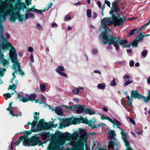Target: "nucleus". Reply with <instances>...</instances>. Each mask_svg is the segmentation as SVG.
I'll use <instances>...</instances> for the list:
<instances>
[{
	"instance_id": "obj_51",
	"label": "nucleus",
	"mask_w": 150,
	"mask_h": 150,
	"mask_svg": "<svg viewBox=\"0 0 150 150\" xmlns=\"http://www.w3.org/2000/svg\"><path fill=\"white\" fill-rule=\"evenodd\" d=\"M105 3L109 7H110V3L109 1L107 0H105Z\"/></svg>"
},
{
	"instance_id": "obj_8",
	"label": "nucleus",
	"mask_w": 150,
	"mask_h": 150,
	"mask_svg": "<svg viewBox=\"0 0 150 150\" xmlns=\"http://www.w3.org/2000/svg\"><path fill=\"white\" fill-rule=\"evenodd\" d=\"M63 107L66 108L69 110H74V109H76V112L78 113H81L85 112L86 107L85 105H75L70 107L67 106H64Z\"/></svg>"
},
{
	"instance_id": "obj_41",
	"label": "nucleus",
	"mask_w": 150,
	"mask_h": 150,
	"mask_svg": "<svg viewBox=\"0 0 150 150\" xmlns=\"http://www.w3.org/2000/svg\"><path fill=\"white\" fill-rule=\"evenodd\" d=\"M98 53V50L96 49H93L92 50L91 53L93 55H96Z\"/></svg>"
},
{
	"instance_id": "obj_13",
	"label": "nucleus",
	"mask_w": 150,
	"mask_h": 150,
	"mask_svg": "<svg viewBox=\"0 0 150 150\" xmlns=\"http://www.w3.org/2000/svg\"><path fill=\"white\" fill-rule=\"evenodd\" d=\"M55 70L60 75L65 77H67V74L62 72L64 71L65 70V69L63 66H59L57 68L55 69Z\"/></svg>"
},
{
	"instance_id": "obj_34",
	"label": "nucleus",
	"mask_w": 150,
	"mask_h": 150,
	"mask_svg": "<svg viewBox=\"0 0 150 150\" xmlns=\"http://www.w3.org/2000/svg\"><path fill=\"white\" fill-rule=\"evenodd\" d=\"M86 15L87 17L88 18H90L91 17V9H88L86 11Z\"/></svg>"
},
{
	"instance_id": "obj_58",
	"label": "nucleus",
	"mask_w": 150,
	"mask_h": 150,
	"mask_svg": "<svg viewBox=\"0 0 150 150\" xmlns=\"http://www.w3.org/2000/svg\"><path fill=\"white\" fill-rule=\"evenodd\" d=\"M30 59L32 62H34V57L31 54L30 56Z\"/></svg>"
},
{
	"instance_id": "obj_49",
	"label": "nucleus",
	"mask_w": 150,
	"mask_h": 150,
	"mask_svg": "<svg viewBox=\"0 0 150 150\" xmlns=\"http://www.w3.org/2000/svg\"><path fill=\"white\" fill-rule=\"evenodd\" d=\"M33 48L32 47H30L28 48V51L30 52H32L33 51Z\"/></svg>"
},
{
	"instance_id": "obj_54",
	"label": "nucleus",
	"mask_w": 150,
	"mask_h": 150,
	"mask_svg": "<svg viewBox=\"0 0 150 150\" xmlns=\"http://www.w3.org/2000/svg\"><path fill=\"white\" fill-rule=\"evenodd\" d=\"M53 3L51 2H50L49 4L48 5V6L47 8L46 9V10H48L49 8H50L51 6L52 5Z\"/></svg>"
},
{
	"instance_id": "obj_63",
	"label": "nucleus",
	"mask_w": 150,
	"mask_h": 150,
	"mask_svg": "<svg viewBox=\"0 0 150 150\" xmlns=\"http://www.w3.org/2000/svg\"><path fill=\"white\" fill-rule=\"evenodd\" d=\"M127 52L128 53H130L132 52V50L131 49H129L127 50Z\"/></svg>"
},
{
	"instance_id": "obj_64",
	"label": "nucleus",
	"mask_w": 150,
	"mask_h": 150,
	"mask_svg": "<svg viewBox=\"0 0 150 150\" xmlns=\"http://www.w3.org/2000/svg\"><path fill=\"white\" fill-rule=\"evenodd\" d=\"M147 83L148 84H150V76H149L148 78Z\"/></svg>"
},
{
	"instance_id": "obj_39",
	"label": "nucleus",
	"mask_w": 150,
	"mask_h": 150,
	"mask_svg": "<svg viewBox=\"0 0 150 150\" xmlns=\"http://www.w3.org/2000/svg\"><path fill=\"white\" fill-rule=\"evenodd\" d=\"M40 88L42 91H44L46 88L44 84H42L40 85Z\"/></svg>"
},
{
	"instance_id": "obj_1",
	"label": "nucleus",
	"mask_w": 150,
	"mask_h": 150,
	"mask_svg": "<svg viewBox=\"0 0 150 150\" xmlns=\"http://www.w3.org/2000/svg\"><path fill=\"white\" fill-rule=\"evenodd\" d=\"M6 16H10L9 20L10 22H14L17 18L21 23L25 20L24 16L20 13H0V42L1 46L3 49H8L9 51L10 57L11 59L12 65V68L15 70L13 72L12 75L14 78H16L15 73L17 74L18 71V74L21 75L24 74V72L21 68L20 64L18 61L16 50L12 45L6 39L4 35V29L3 26V23L6 20Z\"/></svg>"
},
{
	"instance_id": "obj_4",
	"label": "nucleus",
	"mask_w": 150,
	"mask_h": 150,
	"mask_svg": "<svg viewBox=\"0 0 150 150\" xmlns=\"http://www.w3.org/2000/svg\"><path fill=\"white\" fill-rule=\"evenodd\" d=\"M99 38L100 40L101 43L105 44L108 43L109 45L112 44L116 51H118L120 49L118 43L120 45H123L127 42V40H120L118 37H109L105 32L102 33L99 35Z\"/></svg>"
},
{
	"instance_id": "obj_14",
	"label": "nucleus",
	"mask_w": 150,
	"mask_h": 150,
	"mask_svg": "<svg viewBox=\"0 0 150 150\" xmlns=\"http://www.w3.org/2000/svg\"><path fill=\"white\" fill-rule=\"evenodd\" d=\"M131 97L132 98H138L139 99H141V94L138 92L137 90H132L131 92Z\"/></svg>"
},
{
	"instance_id": "obj_45",
	"label": "nucleus",
	"mask_w": 150,
	"mask_h": 150,
	"mask_svg": "<svg viewBox=\"0 0 150 150\" xmlns=\"http://www.w3.org/2000/svg\"><path fill=\"white\" fill-rule=\"evenodd\" d=\"M14 91L13 92V93H6L5 94V96H7L8 98H11V95H12L14 94Z\"/></svg>"
},
{
	"instance_id": "obj_20",
	"label": "nucleus",
	"mask_w": 150,
	"mask_h": 150,
	"mask_svg": "<svg viewBox=\"0 0 150 150\" xmlns=\"http://www.w3.org/2000/svg\"><path fill=\"white\" fill-rule=\"evenodd\" d=\"M85 113H87L90 115H92L94 114H99L98 112L90 108H86Z\"/></svg>"
},
{
	"instance_id": "obj_47",
	"label": "nucleus",
	"mask_w": 150,
	"mask_h": 150,
	"mask_svg": "<svg viewBox=\"0 0 150 150\" xmlns=\"http://www.w3.org/2000/svg\"><path fill=\"white\" fill-rule=\"evenodd\" d=\"M31 0H25V3L28 6L31 4Z\"/></svg>"
},
{
	"instance_id": "obj_57",
	"label": "nucleus",
	"mask_w": 150,
	"mask_h": 150,
	"mask_svg": "<svg viewBox=\"0 0 150 150\" xmlns=\"http://www.w3.org/2000/svg\"><path fill=\"white\" fill-rule=\"evenodd\" d=\"M97 4L98 6V7L99 8H101V2L100 1H98L97 2Z\"/></svg>"
},
{
	"instance_id": "obj_50",
	"label": "nucleus",
	"mask_w": 150,
	"mask_h": 150,
	"mask_svg": "<svg viewBox=\"0 0 150 150\" xmlns=\"http://www.w3.org/2000/svg\"><path fill=\"white\" fill-rule=\"evenodd\" d=\"M74 5L76 6H77L78 5L80 6L81 4V3L80 1H78L75 3L74 4Z\"/></svg>"
},
{
	"instance_id": "obj_42",
	"label": "nucleus",
	"mask_w": 150,
	"mask_h": 150,
	"mask_svg": "<svg viewBox=\"0 0 150 150\" xmlns=\"http://www.w3.org/2000/svg\"><path fill=\"white\" fill-rule=\"evenodd\" d=\"M128 118H129V123H131L133 125H135V122L134 121L133 119H132L131 117H129Z\"/></svg>"
},
{
	"instance_id": "obj_53",
	"label": "nucleus",
	"mask_w": 150,
	"mask_h": 150,
	"mask_svg": "<svg viewBox=\"0 0 150 150\" xmlns=\"http://www.w3.org/2000/svg\"><path fill=\"white\" fill-rule=\"evenodd\" d=\"M36 9L34 8H30L28 11L29 12V11H31L32 12H35V10Z\"/></svg>"
},
{
	"instance_id": "obj_40",
	"label": "nucleus",
	"mask_w": 150,
	"mask_h": 150,
	"mask_svg": "<svg viewBox=\"0 0 150 150\" xmlns=\"http://www.w3.org/2000/svg\"><path fill=\"white\" fill-rule=\"evenodd\" d=\"M35 12H36V13L39 14H42V12H44L46 10H44L42 11L41 10H39L37 9H35Z\"/></svg>"
},
{
	"instance_id": "obj_60",
	"label": "nucleus",
	"mask_w": 150,
	"mask_h": 150,
	"mask_svg": "<svg viewBox=\"0 0 150 150\" xmlns=\"http://www.w3.org/2000/svg\"><path fill=\"white\" fill-rule=\"evenodd\" d=\"M94 73H98L99 74H101V72L100 71V70H95L94 71Z\"/></svg>"
},
{
	"instance_id": "obj_56",
	"label": "nucleus",
	"mask_w": 150,
	"mask_h": 150,
	"mask_svg": "<svg viewBox=\"0 0 150 150\" xmlns=\"http://www.w3.org/2000/svg\"><path fill=\"white\" fill-rule=\"evenodd\" d=\"M5 35L7 39H8L10 37V35L9 34L7 33H5Z\"/></svg>"
},
{
	"instance_id": "obj_2",
	"label": "nucleus",
	"mask_w": 150,
	"mask_h": 150,
	"mask_svg": "<svg viewBox=\"0 0 150 150\" xmlns=\"http://www.w3.org/2000/svg\"><path fill=\"white\" fill-rule=\"evenodd\" d=\"M55 134L59 137L51 140L47 148L48 150H59L60 147L64 144L75 145L77 147L84 146L88 137L86 131L80 128L71 134L68 132L62 133L58 131H56Z\"/></svg>"
},
{
	"instance_id": "obj_30",
	"label": "nucleus",
	"mask_w": 150,
	"mask_h": 150,
	"mask_svg": "<svg viewBox=\"0 0 150 150\" xmlns=\"http://www.w3.org/2000/svg\"><path fill=\"white\" fill-rule=\"evenodd\" d=\"M125 94L126 96L128 98L129 100V103L130 105H129L130 106H132V98L131 97H130L128 95V93L127 92H125Z\"/></svg>"
},
{
	"instance_id": "obj_16",
	"label": "nucleus",
	"mask_w": 150,
	"mask_h": 150,
	"mask_svg": "<svg viewBox=\"0 0 150 150\" xmlns=\"http://www.w3.org/2000/svg\"><path fill=\"white\" fill-rule=\"evenodd\" d=\"M13 104V102H11L9 104L8 107L7 108L6 110L9 111L10 114L12 115L13 116H15L17 117L18 115V114L15 115L13 111L14 110V108L12 107V104Z\"/></svg>"
},
{
	"instance_id": "obj_28",
	"label": "nucleus",
	"mask_w": 150,
	"mask_h": 150,
	"mask_svg": "<svg viewBox=\"0 0 150 150\" xmlns=\"http://www.w3.org/2000/svg\"><path fill=\"white\" fill-rule=\"evenodd\" d=\"M114 144L115 145H117V143H115V142H113L112 141L110 142L109 143V144L108 146V147L109 148H110L111 149H114L115 148L114 147Z\"/></svg>"
},
{
	"instance_id": "obj_27",
	"label": "nucleus",
	"mask_w": 150,
	"mask_h": 150,
	"mask_svg": "<svg viewBox=\"0 0 150 150\" xmlns=\"http://www.w3.org/2000/svg\"><path fill=\"white\" fill-rule=\"evenodd\" d=\"M100 115L101 116V119L103 120H108L110 122L111 120V118L109 117L108 116L104 115H101L100 114Z\"/></svg>"
},
{
	"instance_id": "obj_9",
	"label": "nucleus",
	"mask_w": 150,
	"mask_h": 150,
	"mask_svg": "<svg viewBox=\"0 0 150 150\" xmlns=\"http://www.w3.org/2000/svg\"><path fill=\"white\" fill-rule=\"evenodd\" d=\"M82 118H78L77 117H74L71 119H65L63 120L64 122L67 123V125L69 126L70 125L71 122L74 124H79L82 121Z\"/></svg>"
},
{
	"instance_id": "obj_52",
	"label": "nucleus",
	"mask_w": 150,
	"mask_h": 150,
	"mask_svg": "<svg viewBox=\"0 0 150 150\" xmlns=\"http://www.w3.org/2000/svg\"><path fill=\"white\" fill-rule=\"evenodd\" d=\"M51 26L52 28L57 27L58 25L55 23H53L51 24Z\"/></svg>"
},
{
	"instance_id": "obj_37",
	"label": "nucleus",
	"mask_w": 150,
	"mask_h": 150,
	"mask_svg": "<svg viewBox=\"0 0 150 150\" xmlns=\"http://www.w3.org/2000/svg\"><path fill=\"white\" fill-rule=\"evenodd\" d=\"M150 23V20H149L148 21V22L145 24L144 26L141 27V31L143 30H144L146 28V26L148 25Z\"/></svg>"
},
{
	"instance_id": "obj_35",
	"label": "nucleus",
	"mask_w": 150,
	"mask_h": 150,
	"mask_svg": "<svg viewBox=\"0 0 150 150\" xmlns=\"http://www.w3.org/2000/svg\"><path fill=\"white\" fill-rule=\"evenodd\" d=\"M116 136V134L114 132H111L109 135V137L111 139H114Z\"/></svg>"
},
{
	"instance_id": "obj_61",
	"label": "nucleus",
	"mask_w": 150,
	"mask_h": 150,
	"mask_svg": "<svg viewBox=\"0 0 150 150\" xmlns=\"http://www.w3.org/2000/svg\"><path fill=\"white\" fill-rule=\"evenodd\" d=\"M103 110L105 112H107L108 111V109L106 107H103Z\"/></svg>"
},
{
	"instance_id": "obj_17",
	"label": "nucleus",
	"mask_w": 150,
	"mask_h": 150,
	"mask_svg": "<svg viewBox=\"0 0 150 150\" xmlns=\"http://www.w3.org/2000/svg\"><path fill=\"white\" fill-rule=\"evenodd\" d=\"M40 138L41 137L42 140H45L47 138H49L50 137V135L49 133H44L42 132L38 134Z\"/></svg>"
},
{
	"instance_id": "obj_23",
	"label": "nucleus",
	"mask_w": 150,
	"mask_h": 150,
	"mask_svg": "<svg viewBox=\"0 0 150 150\" xmlns=\"http://www.w3.org/2000/svg\"><path fill=\"white\" fill-rule=\"evenodd\" d=\"M25 19L29 18L34 19L35 18V16L33 13L28 11L25 14Z\"/></svg>"
},
{
	"instance_id": "obj_10",
	"label": "nucleus",
	"mask_w": 150,
	"mask_h": 150,
	"mask_svg": "<svg viewBox=\"0 0 150 150\" xmlns=\"http://www.w3.org/2000/svg\"><path fill=\"white\" fill-rule=\"evenodd\" d=\"M121 134L122 136V138L125 143V145L127 149L125 150H132L130 147L129 142L127 139V134L124 131L121 132Z\"/></svg>"
},
{
	"instance_id": "obj_33",
	"label": "nucleus",
	"mask_w": 150,
	"mask_h": 150,
	"mask_svg": "<svg viewBox=\"0 0 150 150\" xmlns=\"http://www.w3.org/2000/svg\"><path fill=\"white\" fill-rule=\"evenodd\" d=\"M147 53V51L146 50H143L141 52L142 56L144 58L146 57Z\"/></svg>"
},
{
	"instance_id": "obj_19",
	"label": "nucleus",
	"mask_w": 150,
	"mask_h": 150,
	"mask_svg": "<svg viewBox=\"0 0 150 150\" xmlns=\"http://www.w3.org/2000/svg\"><path fill=\"white\" fill-rule=\"evenodd\" d=\"M112 9L109 11L110 14L111 15H112V16L114 14L113 13L114 12H118L120 11V9L118 6H115L113 4H112Z\"/></svg>"
},
{
	"instance_id": "obj_48",
	"label": "nucleus",
	"mask_w": 150,
	"mask_h": 150,
	"mask_svg": "<svg viewBox=\"0 0 150 150\" xmlns=\"http://www.w3.org/2000/svg\"><path fill=\"white\" fill-rule=\"evenodd\" d=\"M134 62L133 60H131L129 61V65L131 67H132L134 66Z\"/></svg>"
},
{
	"instance_id": "obj_12",
	"label": "nucleus",
	"mask_w": 150,
	"mask_h": 150,
	"mask_svg": "<svg viewBox=\"0 0 150 150\" xmlns=\"http://www.w3.org/2000/svg\"><path fill=\"white\" fill-rule=\"evenodd\" d=\"M113 119H111L110 122L112 124L114 127H115L117 125H121L122 123L118 120V119H120V118L117 115L115 116V117H113Z\"/></svg>"
},
{
	"instance_id": "obj_25",
	"label": "nucleus",
	"mask_w": 150,
	"mask_h": 150,
	"mask_svg": "<svg viewBox=\"0 0 150 150\" xmlns=\"http://www.w3.org/2000/svg\"><path fill=\"white\" fill-rule=\"evenodd\" d=\"M54 110L55 112L57 115H61L63 113V111L62 109L59 107H57Z\"/></svg>"
},
{
	"instance_id": "obj_31",
	"label": "nucleus",
	"mask_w": 150,
	"mask_h": 150,
	"mask_svg": "<svg viewBox=\"0 0 150 150\" xmlns=\"http://www.w3.org/2000/svg\"><path fill=\"white\" fill-rule=\"evenodd\" d=\"M97 87L99 89H104L105 88V85L103 84L102 83H99Z\"/></svg>"
},
{
	"instance_id": "obj_38",
	"label": "nucleus",
	"mask_w": 150,
	"mask_h": 150,
	"mask_svg": "<svg viewBox=\"0 0 150 150\" xmlns=\"http://www.w3.org/2000/svg\"><path fill=\"white\" fill-rule=\"evenodd\" d=\"M41 98L42 101L39 102L40 104H43L46 101V98L43 96V95H41Z\"/></svg>"
},
{
	"instance_id": "obj_46",
	"label": "nucleus",
	"mask_w": 150,
	"mask_h": 150,
	"mask_svg": "<svg viewBox=\"0 0 150 150\" xmlns=\"http://www.w3.org/2000/svg\"><path fill=\"white\" fill-rule=\"evenodd\" d=\"M71 19V18L67 14L66 16H65V18H64V21H68L69 20Z\"/></svg>"
},
{
	"instance_id": "obj_11",
	"label": "nucleus",
	"mask_w": 150,
	"mask_h": 150,
	"mask_svg": "<svg viewBox=\"0 0 150 150\" xmlns=\"http://www.w3.org/2000/svg\"><path fill=\"white\" fill-rule=\"evenodd\" d=\"M14 77L12 78L11 80V82L13 84L12 86L9 85V87L8 88V89L9 90L10 89L14 91V92H15L17 93V92L15 90L16 88V86L18 84V81L16 80H15Z\"/></svg>"
},
{
	"instance_id": "obj_6",
	"label": "nucleus",
	"mask_w": 150,
	"mask_h": 150,
	"mask_svg": "<svg viewBox=\"0 0 150 150\" xmlns=\"http://www.w3.org/2000/svg\"><path fill=\"white\" fill-rule=\"evenodd\" d=\"M24 132L26 134L24 135L25 138H24L23 142V144L24 146H35L41 143V141L39 136L38 134H35L30 138H28L27 137L28 135L31 134V132L26 131H24Z\"/></svg>"
},
{
	"instance_id": "obj_3",
	"label": "nucleus",
	"mask_w": 150,
	"mask_h": 150,
	"mask_svg": "<svg viewBox=\"0 0 150 150\" xmlns=\"http://www.w3.org/2000/svg\"><path fill=\"white\" fill-rule=\"evenodd\" d=\"M126 18L123 16H116L114 14H113L111 17L108 18H104L101 21V26H100V32H111L110 30L107 26L114 23V26H120L122 25L125 21Z\"/></svg>"
},
{
	"instance_id": "obj_24",
	"label": "nucleus",
	"mask_w": 150,
	"mask_h": 150,
	"mask_svg": "<svg viewBox=\"0 0 150 150\" xmlns=\"http://www.w3.org/2000/svg\"><path fill=\"white\" fill-rule=\"evenodd\" d=\"M139 30L138 29L134 28L133 30H132L129 33V36H130L133 35H135L137 33H139ZM140 32H139V33Z\"/></svg>"
},
{
	"instance_id": "obj_7",
	"label": "nucleus",
	"mask_w": 150,
	"mask_h": 150,
	"mask_svg": "<svg viewBox=\"0 0 150 150\" xmlns=\"http://www.w3.org/2000/svg\"><path fill=\"white\" fill-rule=\"evenodd\" d=\"M21 94H17V98L20 99V101H22L24 102H28L29 101L31 100L33 102L34 100H35V102L37 103V101L35 100V98L36 97V95L35 93H33L30 94V96L28 97V95L26 94H23V93H21Z\"/></svg>"
},
{
	"instance_id": "obj_26",
	"label": "nucleus",
	"mask_w": 150,
	"mask_h": 150,
	"mask_svg": "<svg viewBox=\"0 0 150 150\" xmlns=\"http://www.w3.org/2000/svg\"><path fill=\"white\" fill-rule=\"evenodd\" d=\"M141 98H142L144 101L146 102H147L148 101L150 100V90L149 91L148 96L146 97L143 96V95H141Z\"/></svg>"
},
{
	"instance_id": "obj_15",
	"label": "nucleus",
	"mask_w": 150,
	"mask_h": 150,
	"mask_svg": "<svg viewBox=\"0 0 150 150\" xmlns=\"http://www.w3.org/2000/svg\"><path fill=\"white\" fill-rule=\"evenodd\" d=\"M141 41V32L139 33L137 35V37L136 38L135 40H133L132 45L133 47H136L138 46V44L139 42Z\"/></svg>"
},
{
	"instance_id": "obj_22",
	"label": "nucleus",
	"mask_w": 150,
	"mask_h": 150,
	"mask_svg": "<svg viewBox=\"0 0 150 150\" xmlns=\"http://www.w3.org/2000/svg\"><path fill=\"white\" fill-rule=\"evenodd\" d=\"M96 121V120H94L93 121L92 120H91L89 122L88 124H90L91 127L92 129H95L98 127H100V126L101 124H100L98 125H94Z\"/></svg>"
},
{
	"instance_id": "obj_44",
	"label": "nucleus",
	"mask_w": 150,
	"mask_h": 150,
	"mask_svg": "<svg viewBox=\"0 0 150 150\" xmlns=\"http://www.w3.org/2000/svg\"><path fill=\"white\" fill-rule=\"evenodd\" d=\"M5 71V69L2 68L1 69H0V75L1 76H0V78L1 77H2L4 75V73L3 72V71Z\"/></svg>"
},
{
	"instance_id": "obj_62",
	"label": "nucleus",
	"mask_w": 150,
	"mask_h": 150,
	"mask_svg": "<svg viewBox=\"0 0 150 150\" xmlns=\"http://www.w3.org/2000/svg\"><path fill=\"white\" fill-rule=\"evenodd\" d=\"M120 125H117L116 126L117 128L119 129L121 131V132H122V131H124L122 130L121 129L120 127Z\"/></svg>"
},
{
	"instance_id": "obj_21",
	"label": "nucleus",
	"mask_w": 150,
	"mask_h": 150,
	"mask_svg": "<svg viewBox=\"0 0 150 150\" xmlns=\"http://www.w3.org/2000/svg\"><path fill=\"white\" fill-rule=\"evenodd\" d=\"M130 78L129 75H124V76L123 79L125 81L124 83L125 86H126L132 83V81L129 80Z\"/></svg>"
},
{
	"instance_id": "obj_59",
	"label": "nucleus",
	"mask_w": 150,
	"mask_h": 150,
	"mask_svg": "<svg viewBox=\"0 0 150 150\" xmlns=\"http://www.w3.org/2000/svg\"><path fill=\"white\" fill-rule=\"evenodd\" d=\"M149 34L148 35H143L141 33V41L143 39V38H144V37H145V36H149Z\"/></svg>"
},
{
	"instance_id": "obj_5",
	"label": "nucleus",
	"mask_w": 150,
	"mask_h": 150,
	"mask_svg": "<svg viewBox=\"0 0 150 150\" xmlns=\"http://www.w3.org/2000/svg\"><path fill=\"white\" fill-rule=\"evenodd\" d=\"M39 114L38 112H35L34 114V119L32 122L31 130L33 132L42 131V130H48L50 127V125L44 122L43 119H41L35 128V127L39 119Z\"/></svg>"
},
{
	"instance_id": "obj_32",
	"label": "nucleus",
	"mask_w": 150,
	"mask_h": 150,
	"mask_svg": "<svg viewBox=\"0 0 150 150\" xmlns=\"http://www.w3.org/2000/svg\"><path fill=\"white\" fill-rule=\"evenodd\" d=\"M110 85L111 86H115L117 85V83L115 79H112L110 83Z\"/></svg>"
},
{
	"instance_id": "obj_55",
	"label": "nucleus",
	"mask_w": 150,
	"mask_h": 150,
	"mask_svg": "<svg viewBox=\"0 0 150 150\" xmlns=\"http://www.w3.org/2000/svg\"><path fill=\"white\" fill-rule=\"evenodd\" d=\"M97 15L96 13L95 12H93V13L92 18H96L97 16Z\"/></svg>"
},
{
	"instance_id": "obj_36",
	"label": "nucleus",
	"mask_w": 150,
	"mask_h": 150,
	"mask_svg": "<svg viewBox=\"0 0 150 150\" xmlns=\"http://www.w3.org/2000/svg\"><path fill=\"white\" fill-rule=\"evenodd\" d=\"M79 90L77 88H74L72 90V93L75 94L77 95L79 93Z\"/></svg>"
},
{
	"instance_id": "obj_43",
	"label": "nucleus",
	"mask_w": 150,
	"mask_h": 150,
	"mask_svg": "<svg viewBox=\"0 0 150 150\" xmlns=\"http://www.w3.org/2000/svg\"><path fill=\"white\" fill-rule=\"evenodd\" d=\"M36 27L39 30H40L42 28V26L40 24L38 23L36 24Z\"/></svg>"
},
{
	"instance_id": "obj_18",
	"label": "nucleus",
	"mask_w": 150,
	"mask_h": 150,
	"mask_svg": "<svg viewBox=\"0 0 150 150\" xmlns=\"http://www.w3.org/2000/svg\"><path fill=\"white\" fill-rule=\"evenodd\" d=\"M25 138V136H21L19 138V140L16 142H12L11 143V150H13V146L14 144H16V146L19 145V144L22 141L23 139L24 140V138Z\"/></svg>"
},
{
	"instance_id": "obj_29",
	"label": "nucleus",
	"mask_w": 150,
	"mask_h": 150,
	"mask_svg": "<svg viewBox=\"0 0 150 150\" xmlns=\"http://www.w3.org/2000/svg\"><path fill=\"white\" fill-rule=\"evenodd\" d=\"M1 62L3 65L4 66H8L9 64V61L6 60L4 59H2L1 60Z\"/></svg>"
}]
</instances>
